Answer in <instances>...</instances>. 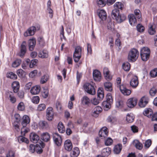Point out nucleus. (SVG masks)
I'll return each mask as SVG.
<instances>
[{
	"label": "nucleus",
	"instance_id": "nucleus-1",
	"mask_svg": "<svg viewBox=\"0 0 157 157\" xmlns=\"http://www.w3.org/2000/svg\"><path fill=\"white\" fill-rule=\"evenodd\" d=\"M139 52L135 48L132 49L128 53V59L130 62H134L137 59L139 56Z\"/></svg>",
	"mask_w": 157,
	"mask_h": 157
},
{
	"label": "nucleus",
	"instance_id": "nucleus-2",
	"mask_svg": "<svg viewBox=\"0 0 157 157\" xmlns=\"http://www.w3.org/2000/svg\"><path fill=\"white\" fill-rule=\"evenodd\" d=\"M150 51L147 47H143L140 51V56L141 59L143 61H147L149 57Z\"/></svg>",
	"mask_w": 157,
	"mask_h": 157
},
{
	"label": "nucleus",
	"instance_id": "nucleus-3",
	"mask_svg": "<svg viewBox=\"0 0 157 157\" xmlns=\"http://www.w3.org/2000/svg\"><path fill=\"white\" fill-rule=\"evenodd\" d=\"M82 48L80 46L76 47L73 53V56L74 61L78 62L81 57Z\"/></svg>",
	"mask_w": 157,
	"mask_h": 157
},
{
	"label": "nucleus",
	"instance_id": "nucleus-4",
	"mask_svg": "<svg viewBox=\"0 0 157 157\" xmlns=\"http://www.w3.org/2000/svg\"><path fill=\"white\" fill-rule=\"evenodd\" d=\"M83 87L85 91L87 93L91 95H94L95 94V89L92 84L86 83L84 84Z\"/></svg>",
	"mask_w": 157,
	"mask_h": 157
},
{
	"label": "nucleus",
	"instance_id": "nucleus-5",
	"mask_svg": "<svg viewBox=\"0 0 157 157\" xmlns=\"http://www.w3.org/2000/svg\"><path fill=\"white\" fill-rule=\"evenodd\" d=\"M53 139L55 143L57 146L61 145L62 143L61 136L57 133H54L53 134Z\"/></svg>",
	"mask_w": 157,
	"mask_h": 157
},
{
	"label": "nucleus",
	"instance_id": "nucleus-6",
	"mask_svg": "<svg viewBox=\"0 0 157 157\" xmlns=\"http://www.w3.org/2000/svg\"><path fill=\"white\" fill-rule=\"evenodd\" d=\"M46 118L49 121H51L54 118V112L51 107L48 108L46 110Z\"/></svg>",
	"mask_w": 157,
	"mask_h": 157
},
{
	"label": "nucleus",
	"instance_id": "nucleus-7",
	"mask_svg": "<svg viewBox=\"0 0 157 157\" xmlns=\"http://www.w3.org/2000/svg\"><path fill=\"white\" fill-rule=\"evenodd\" d=\"M137 101V99L135 98H130L127 101V105L129 108H133L136 105Z\"/></svg>",
	"mask_w": 157,
	"mask_h": 157
},
{
	"label": "nucleus",
	"instance_id": "nucleus-8",
	"mask_svg": "<svg viewBox=\"0 0 157 157\" xmlns=\"http://www.w3.org/2000/svg\"><path fill=\"white\" fill-rule=\"evenodd\" d=\"M36 30L35 27L33 26L29 28L28 30L25 31L24 35L25 37H27L29 36L33 35L35 32Z\"/></svg>",
	"mask_w": 157,
	"mask_h": 157
},
{
	"label": "nucleus",
	"instance_id": "nucleus-9",
	"mask_svg": "<svg viewBox=\"0 0 157 157\" xmlns=\"http://www.w3.org/2000/svg\"><path fill=\"white\" fill-rule=\"evenodd\" d=\"M102 111V109L101 107L97 106L93 109L91 113V115L93 117H96L98 116L99 114Z\"/></svg>",
	"mask_w": 157,
	"mask_h": 157
},
{
	"label": "nucleus",
	"instance_id": "nucleus-10",
	"mask_svg": "<svg viewBox=\"0 0 157 157\" xmlns=\"http://www.w3.org/2000/svg\"><path fill=\"white\" fill-rule=\"evenodd\" d=\"M26 44L25 41H23L21 45L20 52L18 53V55L20 57H23L26 52Z\"/></svg>",
	"mask_w": 157,
	"mask_h": 157
},
{
	"label": "nucleus",
	"instance_id": "nucleus-11",
	"mask_svg": "<svg viewBox=\"0 0 157 157\" xmlns=\"http://www.w3.org/2000/svg\"><path fill=\"white\" fill-rule=\"evenodd\" d=\"M99 18L102 21L105 20L107 18V14L105 10H99L97 12Z\"/></svg>",
	"mask_w": 157,
	"mask_h": 157
},
{
	"label": "nucleus",
	"instance_id": "nucleus-12",
	"mask_svg": "<svg viewBox=\"0 0 157 157\" xmlns=\"http://www.w3.org/2000/svg\"><path fill=\"white\" fill-rule=\"evenodd\" d=\"M139 81L138 77L136 76H134L130 82V85L133 88H136L138 85Z\"/></svg>",
	"mask_w": 157,
	"mask_h": 157
},
{
	"label": "nucleus",
	"instance_id": "nucleus-13",
	"mask_svg": "<svg viewBox=\"0 0 157 157\" xmlns=\"http://www.w3.org/2000/svg\"><path fill=\"white\" fill-rule=\"evenodd\" d=\"M39 136L36 133L32 132L30 135V139L31 141L34 143H36L39 140Z\"/></svg>",
	"mask_w": 157,
	"mask_h": 157
},
{
	"label": "nucleus",
	"instance_id": "nucleus-14",
	"mask_svg": "<svg viewBox=\"0 0 157 157\" xmlns=\"http://www.w3.org/2000/svg\"><path fill=\"white\" fill-rule=\"evenodd\" d=\"M64 147L66 150L70 151L72 149L73 146L71 141L69 140H66L64 144Z\"/></svg>",
	"mask_w": 157,
	"mask_h": 157
},
{
	"label": "nucleus",
	"instance_id": "nucleus-15",
	"mask_svg": "<svg viewBox=\"0 0 157 157\" xmlns=\"http://www.w3.org/2000/svg\"><path fill=\"white\" fill-rule=\"evenodd\" d=\"M93 77L94 80L97 81H100L101 78V73L98 71L95 70L93 72Z\"/></svg>",
	"mask_w": 157,
	"mask_h": 157
},
{
	"label": "nucleus",
	"instance_id": "nucleus-16",
	"mask_svg": "<svg viewBox=\"0 0 157 157\" xmlns=\"http://www.w3.org/2000/svg\"><path fill=\"white\" fill-rule=\"evenodd\" d=\"M119 88L121 91L124 95H129L131 93V91L127 89L124 85L120 86Z\"/></svg>",
	"mask_w": 157,
	"mask_h": 157
},
{
	"label": "nucleus",
	"instance_id": "nucleus-17",
	"mask_svg": "<svg viewBox=\"0 0 157 157\" xmlns=\"http://www.w3.org/2000/svg\"><path fill=\"white\" fill-rule=\"evenodd\" d=\"M148 103V100L147 98L143 97L140 99L139 103V105L140 107H144Z\"/></svg>",
	"mask_w": 157,
	"mask_h": 157
},
{
	"label": "nucleus",
	"instance_id": "nucleus-18",
	"mask_svg": "<svg viewBox=\"0 0 157 157\" xmlns=\"http://www.w3.org/2000/svg\"><path fill=\"white\" fill-rule=\"evenodd\" d=\"M40 86H36L32 87L30 90V92L33 95H36L40 92Z\"/></svg>",
	"mask_w": 157,
	"mask_h": 157
},
{
	"label": "nucleus",
	"instance_id": "nucleus-19",
	"mask_svg": "<svg viewBox=\"0 0 157 157\" xmlns=\"http://www.w3.org/2000/svg\"><path fill=\"white\" fill-rule=\"evenodd\" d=\"M40 138L44 141L48 142L50 140V135L48 132H43L40 135Z\"/></svg>",
	"mask_w": 157,
	"mask_h": 157
},
{
	"label": "nucleus",
	"instance_id": "nucleus-20",
	"mask_svg": "<svg viewBox=\"0 0 157 157\" xmlns=\"http://www.w3.org/2000/svg\"><path fill=\"white\" fill-rule=\"evenodd\" d=\"M114 18L118 23H121L125 20L126 16L124 14H119Z\"/></svg>",
	"mask_w": 157,
	"mask_h": 157
},
{
	"label": "nucleus",
	"instance_id": "nucleus-21",
	"mask_svg": "<svg viewBox=\"0 0 157 157\" xmlns=\"http://www.w3.org/2000/svg\"><path fill=\"white\" fill-rule=\"evenodd\" d=\"M148 33L151 35H154L156 33L155 30V26L153 24H150L148 25Z\"/></svg>",
	"mask_w": 157,
	"mask_h": 157
},
{
	"label": "nucleus",
	"instance_id": "nucleus-22",
	"mask_svg": "<svg viewBox=\"0 0 157 157\" xmlns=\"http://www.w3.org/2000/svg\"><path fill=\"white\" fill-rule=\"evenodd\" d=\"M79 154V148L77 147L74 148L73 150L71 151L70 155L71 157H77Z\"/></svg>",
	"mask_w": 157,
	"mask_h": 157
},
{
	"label": "nucleus",
	"instance_id": "nucleus-23",
	"mask_svg": "<svg viewBox=\"0 0 157 157\" xmlns=\"http://www.w3.org/2000/svg\"><path fill=\"white\" fill-rule=\"evenodd\" d=\"M103 73L105 79L107 80H110L112 79V77L109 74V71L108 68L105 67L103 69Z\"/></svg>",
	"mask_w": 157,
	"mask_h": 157
},
{
	"label": "nucleus",
	"instance_id": "nucleus-24",
	"mask_svg": "<svg viewBox=\"0 0 157 157\" xmlns=\"http://www.w3.org/2000/svg\"><path fill=\"white\" fill-rule=\"evenodd\" d=\"M129 22L131 25H134L136 22V19L135 16L133 14H130L128 16Z\"/></svg>",
	"mask_w": 157,
	"mask_h": 157
},
{
	"label": "nucleus",
	"instance_id": "nucleus-25",
	"mask_svg": "<svg viewBox=\"0 0 157 157\" xmlns=\"http://www.w3.org/2000/svg\"><path fill=\"white\" fill-rule=\"evenodd\" d=\"M30 121L29 117L27 115H25L23 117V121L22 122L21 124L22 126L24 127H25L27 124H29Z\"/></svg>",
	"mask_w": 157,
	"mask_h": 157
},
{
	"label": "nucleus",
	"instance_id": "nucleus-26",
	"mask_svg": "<svg viewBox=\"0 0 157 157\" xmlns=\"http://www.w3.org/2000/svg\"><path fill=\"white\" fill-rule=\"evenodd\" d=\"M153 113L152 110L150 108L146 109L143 112V114L144 115L150 118H151Z\"/></svg>",
	"mask_w": 157,
	"mask_h": 157
},
{
	"label": "nucleus",
	"instance_id": "nucleus-27",
	"mask_svg": "<svg viewBox=\"0 0 157 157\" xmlns=\"http://www.w3.org/2000/svg\"><path fill=\"white\" fill-rule=\"evenodd\" d=\"M81 101L82 104L84 105H88L90 103V98L86 96L83 97Z\"/></svg>",
	"mask_w": 157,
	"mask_h": 157
},
{
	"label": "nucleus",
	"instance_id": "nucleus-28",
	"mask_svg": "<svg viewBox=\"0 0 157 157\" xmlns=\"http://www.w3.org/2000/svg\"><path fill=\"white\" fill-rule=\"evenodd\" d=\"M12 86L14 92L17 93L18 91L19 88V82L17 81L13 82L12 84Z\"/></svg>",
	"mask_w": 157,
	"mask_h": 157
},
{
	"label": "nucleus",
	"instance_id": "nucleus-29",
	"mask_svg": "<svg viewBox=\"0 0 157 157\" xmlns=\"http://www.w3.org/2000/svg\"><path fill=\"white\" fill-rule=\"evenodd\" d=\"M29 48L30 51H33L35 46L36 44V40L34 39H32L29 40Z\"/></svg>",
	"mask_w": 157,
	"mask_h": 157
},
{
	"label": "nucleus",
	"instance_id": "nucleus-30",
	"mask_svg": "<svg viewBox=\"0 0 157 157\" xmlns=\"http://www.w3.org/2000/svg\"><path fill=\"white\" fill-rule=\"evenodd\" d=\"M111 150L109 147H106L104 148L102 150V154L105 156H107L110 154Z\"/></svg>",
	"mask_w": 157,
	"mask_h": 157
},
{
	"label": "nucleus",
	"instance_id": "nucleus-31",
	"mask_svg": "<svg viewBox=\"0 0 157 157\" xmlns=\"http://www.w3.org/2000/svg\"><path fill=\"white\" fill-rule=\"evenodd\" d=\"M112 85L111 82H106L104 83V86L105 89L109 91H111L112 90Z\"/></svg>",
	"mask_w": 157,
	"mask_h": 157
},
{
	"label": "nucleus",
	"instance_id": "nucleus-32",
	"mask_svg": "<svg viewBox=\"0 0 157 157\" xmlns=\"http://www.w3.org/2000/svg\"><path fill=\"white\" fill-rule=\"evenodd\" d=\"M133 144L137 149L141 150L143 147V145L138 140H135L133 141Z\"/></svg>",
	"mask_w": 157,
	"mask_h": 157
},
{
	"label": "nucleus",
	"instance_id": "nucleus-33",
	"mask_svg": "<svg viewBox=\"0 0 157 157\" xmlns=\"http://www.w3.org/2000/svg\"><path fill=\"white\" fill-rule=\"evenodd\" d=\"M40 127L42 129H46L48 127V123L45 121H41L39 123Z\"/></svg>",
	"mask_w": 157,
	"mask_h": 157
},
{
	"label": "nucleus",
	"instance_id": "nucleus-34",
	"mask_svg": "<svg viewBox=\"0 0 157 157\" xmlns=\"http://www.w3.org/2000/svg\"><path fill=\"white\" fill-rule=\"evenodd\" d=\"M58 130L60 133H63L65 131V128L62 122H60L58 125Z\"/></svg>",
	"mask_w": 157,
	"mask_h": 157
},
{
	"label": "nucleus",
	"instance_id": "nucleus-35",
	"mask_svg": "<svg viewBox=\"0 0 157 157\" xmlns=\"http://www.w3.org/2000/svg\"><path fill=\"white\" fill-rule=\"evenodd\" d=\"M122 147L121 144H118L115 146L114 148V153L116 154L120 153L122 149Z\"/></svg>",
	"mask_w": 157,
	"mask_h": 157
},
{
	"label": "nucleus",
	"instance_id": "nucleus-36",
	"mask_svg": "<svg viewBox=\"0 0 157 157\" xmlns=\"http://www.w3.org/2000/svg\"><path fill=\"white\" fill-rule=\"evenodd\" d=\"M114 8L117 9H120L121 10H122L123 8L124 7L123 4L120 2H116L114 5Z\"/></svg>",
	"mask_w": 157,
	"mask_h": 157
},
{
	"label": "nucleus",
	"instance_id": "nucleus-37",
	"mask_svg": "<svg viewBox=\"0 0 157 157\" xmlns=\"http://www.w3.org/2000/svg\"><path fill=\"white\" fill-rule=\"evenodd\" d=\"M134 118V117L132 114H128L126 117V120L128 123L132 122Z\"/></svg>",
	"mask_w": 157,
	"mask_h": 157
},
{
	"label": "nucleus",
	"instance_id": "nucleus-38",
	"mask_svg": "<svg viewBox=\"0 0 157 157\" xmlns=\"http://www.w3.org/2000/svg\"><path fill=\"white\" fill-rule=\"evenodd\" d=\"M7 77L13 79H15L17 78V75L12 72H10L7 74Z\"/></svg>",
	"mask_w": 157,
	"mask_h": 157
},
{
	"label": "nucleus",
	"instance_id": "nucleus-39",
	"mask_svg": "<svg viewBox=\"0 0 157 157\" xmlns=\"http://www.w3.org/2000/svg\"><path fill=\"white\" fill-rule=\"evenodd\" d=\"M18 140L19 143L25 142L28 144L29 142V140L26 138L22 136H20L18 138Z\"/></svg>",
	"mask_w": 157,
	"mask_h": 157
},
{
	"label": "nucleus",
	"instance_id": "nucleus-40",
	"mask_svg": "<svg viewBox=\"0 0 157 157\" xmlns=\"http://www.w3.org/2000/svg\"><path fill=\"white\" fill-rule=\"evenodd\" d=\"M21 62V61L20 59H16L13 63L12 66L13 67H17L20 65Z\"/></svg>",
	"mask_w": 157,
	"mask_h": 157
},
{
	"label": "nucleus",
	"instance_id": "nucleus-41",
	"mask_svg": "<svg viewBox=\"0 0 157 157\" xmlns=\"http://www.w3.org/2000/svg\"><path fill=\"white\" fill-rule=\"evenodd\" d=\"M116 105L117 107L121 109L124 107V105L122 100H118L116 101Z\"/></svg>",
	"mask_w": 157,
	"mask_h": 157
},
{
	"label": "nucleus",
	"instance_id": "nucleus-42",
	"mask_svg": "<svg viewBox=\"0 0 157 157\" xmlns=\"http://www.w3.org/2000/svg\"><path fill=\"white\" fill-rule=\"evenodd\" d=\"M17 108L19 111H24L25 109V106L24 103L22 102H20L17 105Z\"/></svg>",
	"mask_w": 157,
	"mask_h": 157
},
{
	"label": "nucleus",
	"instance_id": "nucleus-43",
	"mask_svg": "<svg viewBox=\"0 0 157 157\" xmlns=\"http://www.w3.org/2000/svg\"><path fill=\"white\" fill-rule=\"evenodd\" d=\"M119 10L114 8V10H112V15L113 17L114 18L115 17L117 16L119 14Z\"/></svg>",
	"mask_w": 157,
	"mask_h": 157
},
{
	"label": "nucleus",
	"instance_id": "nucleus-44",
	"mask_svg": "<svg viewBox=\"0 0 157 157\" xmlns=\"http://www.w3.org/2000/svg\"><path fill=\"white\" fill-rule=\"evenodd\" d=\"M122 68L125 71H128L130 69V64L128 62L124 63L122 65Z\"/></svg>",
	"mask_w": 157,
	"mask_h": 157
},
{
	"label": "nucleus",
	"instance_id": "nucleus-45",
	"mask_svg": "<svg viewBox=\"0 0 157 157\" xmlns=\"http://www.w3.org/2000/svg\"><path fill=\"white\" fill-rule=\"evenodd\" d=\"M38 56L40 57L45 58L48 57V54L46 51H44L40 52Z\"/></svg>",
	"mask_w": 157,
	"mask_h": 157
},
{
	"label": "nucleus",
	"instance_id": "nucleus-46",
	"mask_svg": "<svg viewBox=\"0 0 157 157\" xmlns=\"http://www.w3.org/2000/svg\"><path fill=\"white\" fill-rule=\"evenodd\" d=\"M49 94V91L47 88L44 89L42 93V96L44 98H46L48 96Z\"/></svg>",
	"mask_w": 157,
	"mask_h": 157
},
{
	"label": "nucleus",
	"instance_id": "nucleus-47",
	"mask_svg": "<svg viewBox=\"0 0 157 157\" xmlns=\"http://www.w3.org/2000/svg\"><path fill=\"white\" fill-rule=\"evenodd\" d=\"M108 132H104L100 130L99 132V135L100 137H101L102 138L106 137L108 135Z\"/></svg>",
	"mask_w": 157,
	"mask_h": 157
},
{
	"label": "nucleus",
	"instance_id": "nucleus-48",
	"mask_svg": "<svg viewBox=\"0 0 157 157\" xmlns=\"http://www.w3.org/2000/svg\"><path fill=\"white\" fill-rule=\"evenodd\" d=\"M98 97L99 100H102L104 98L103 92L100 89H98Z\"/></svg>",
	"mask_w": 157,
	"mask_h": 157
},
{
	"label": "nucleus",
	"instance_id": "nucleus-49",
	"mask_svg": "<svg viewBox=\"0 0 157 157\" xmlns=\"http://www.w3.org/2000/svg\"><path fill=\"white\" fill-rule=\"evenodd\" d=\"M112 104L106 101H105L102 102V105L104 108L109 109L111 105Z\"/></svg>",
	"mask_w": 157,
	"mask_h": 157
},
{
	"label": "nucleus",
	"instance_id": "nucleus-50",
	"mask_svg": "<svg viewBox=\"0 0 157 157\" xmlns=\"http://www.w3.org/2000/svg\"><path fill=\"white\" fill-rule=\"evenodd\" d=\"M107 121L111 123H114L117 121V119L115 117L109 116L107 118Z\"/></svg>",
	"mask_w": 157,
	"mask_h": 157
},
{
	"label": "nucleus",
	"instance_id": "nucleus-51",
	"mask_svg": "<svg viewBox=\"0 0 157 157\" xmlns=\"http://www.w3.org/2000/svg\"><path fill=\"white\" fill-rule=\"evenodd\" d=\"M48 76L47 75H44L43 76L40 80V83L41 84H44L48 80Z\"/></svg>",
	"mask_w": 157,
	"mask_h": 157
},
{
	"label": "nucleus",
	"instance_id": "nucleus-52",
	"mask_svg": "<svg viewBox=\"0 0 157 157\" xmlns=\"http://www.w3.org/2000/svg\"><path fill=\"white\" fill-rule=\"evenodd\" d=\"M55 106L56 108L58 111H62V105L61 103L60 102L57 101L56 102Z\"/></svg>",
	"mask_w": 157,
	"mask_h": 157
},
{
	"label": "nucleus",
	"instance_id": "nucleus-53",
	"mask_svg": "<svg viewBox=\"0 0 157 157\" xmlns=\"http://www.w3.org/2000/svg\"><path fill=\"white\" fill-rule=\"evenodd\" d=\"M151 76L154 78L157 76V69L155 68L151 71L150 72Z\"/></svg>",
	"mask_w": 157,
	"mask_h": 157
},
{
	"label": "nucleus",
	"instance_id": "nucleus-54",
	"mask_svg": "<svg viewBox=\"0 0 157 157\" xmlns=\"http://www.w3.org/2000/svg\"><path fill=\"white\" fill-rule=\"evenodd\" d=\"M97 3L99 7H103L105 5V2L104 0H98Z\"/></svg>",
	"mask_w": 157,
	"mask_h": 157
},
{
	"label": "nucleus",
	"instance_id": "nucleus-55",
	"mask_svg": "<svg viewBox=\"0 0 157 157\" xmlns=\"http://www.w3.org/2000/svg\"><path fill=\"white\" fill-rule=\"evenodd\" d=\"M38 60L36 59H34L31 61L29 65V67L30 68H33L34 66H36Z\"/></svg>",
	"mask_w": 157,
	"mask_h": 157
},
{
	"label": "nucleus",
	"instance_id": "nucleus-56",
	"mask_svg": "<svg viewBox=\"0 0 157 157\" xmlns=\"http://www.w3.org/2000/svg\"><path fill=\"white\" fill-rule=\"evenodd\" d=\"M136 28L137 31L140 32H142L144 30V27L140 24H138L136 26Z\"/></svg>",
	"mask_w": 157,
	"mask_h": 157
},
{
	"label": "nucleus",
	"instance_id": "nucleus-57",
	"mask_svg": "<svg viewBox=\"0 0 157 157\" xmlns=\"http://www.w3.org/2000/svg\"><path fill=\"white\" fill-rule=\"evenodd\" d=\"M46 107V105L44 104H40L38 105L37 110L40 111H43L45 109Z\"/></svg>",
	"mask_w": 157,
	"mask_h": 157
},
{
	"label": "nucleus",
	"instance_id": "nucleus-58",
	"mask_svg": "<svg viewBox=\"0 0 157 157\" xmlns=\"http://www.w3.org/2000/svg\"><path fill=\"white\" fill-rule=\"evenodd\" d=\"M15 152L12 150H10L7 153L6 157H14Z\"/></svg>",
	"mask_w": 157,
	"mask_h": 157
},
{
	"label": "nucleus",
	"instance_id": "nucleus-59",
	"mask_svg": "<svg viewBox=\"0 0 157 157\" xmlns=\"http://www.w3.org/2000/svg\"><path fill=\"white\" fill-rule=\"evenodd\" d=\"M113 143V140L109 137L105 141V145L107 146L111 145Z\"/></svg>",
	"mask_w": 157,
	"mask_h": 157
},
{
	"label": "nucleus",
	"instance_id": "nucleus-60",
	"mask_svg": "<svg viewBox=\"0 0 157 157\" xmlns=\"http://www.w3.org/2000/svg\"><path fill=\"white\" fill-rule=\"evenodd\" d=\"M14 118L15 119V121L16 123H18L21 120V117L20 116V115L18 114H16L14 115Z\"/></svg>",
	"mask_w": 157,
	"mask_h": 157
},
{
	"label": "nucleus",
	"instance_id": "nucleus-61",
	"mask_svg": "<svg viewBox=\"0 0 157 157\" xmlns=\"http://www.w3.org/2000/svg\"><path fill=\"white\" fill-rule=\"evenodd\" d=\"M106 101L110 103H113V99L111 94H107Z\"/></svg>",
	"mask_w": 157,
	"mask_h": 157
},
{
	"label": "nucleus",
	"instance_id": "nucleus-62",
	"mask_svg": "<svg viewBox=\"0 0 157 157\" xmlns=\"http://www.w3.org/2000/svg\"><path fill=\"white\" fill-rule=\"evenodd\" d=\"M39 101L40 98L38 96L33 97L32 99V102L33 103L36 104L38 103Z\"/></svg>",
	"mask_w": 157,
	"mask_h": 157
},
{
	"label": "nucleus",
	"instance_id": "nucleus-63",
	"mask_svg": "<svg viewBox=\"0 0 157 157\" xmlns=\"http://www.w3.org/2000/svg\"><path fill=\"white\" fill-rule=\"evenodd\" d=\"M24 73V71L21 69L18 70L17 71V73L19 77H23Z\"/></svg>",
	"mask_w": 157,
	"mask_h": 157
},
{
	"label": "nucleus",
	"instance_id": "nucleus-64",
	"mask_svg": "<svg viewBox=\"0 0 157 157\" xmlns=\"http://www.w3.org/2000/svg\"><path fill=\"white\" fill-rule=\"evenodd\" d=\"M23 128L21 129V133L22 135L24 136L25 133L28 132L29 129L26 128L25 127H24L23 126Z\"/></svg>",
	"mask_w": 157,
	"mask_h": 157
}]
</instances>
